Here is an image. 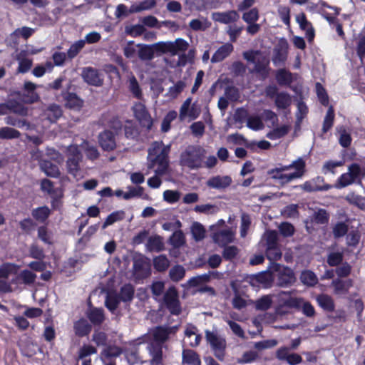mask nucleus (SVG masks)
<instances>
[{"label":"nucleus","instance_id":"41","mask_svg":"<svg viewBox=\"0 0 365 365\" xmlns=\"http://www.w3.org/2000/svg\"><path fill=\"white\" fill-rule=\"evenodd\" d=\"M348 171L356 181L365 177V164L352 163L348 168Z\"/></svg>","mask_w":365,"mask_h":365},{"label":"nucleus","instance_id":"59","mask_svg":"<svg viewBox=\"0 0 365 365\" xmlns=\"http://www.w3.org/2000/svg\"><path fill=\"white\" fill-rule=\"evenodd\" d=\"M20 136V132L14 128L10 127H3L0 128L1 139H16Z\"/></svg>","mask_w":365,"mask_h":365},{"label":"nucleus","instance_id":"2","mask_svg":"<svg viewBox=\"0 0 365 365\" xmlns=\"http://www.w3.org/2000/svg\"><path fill=\"white\" fill-rule=\"evenodd\" d=\"M170 145L163 142L155 141L148 149V168L153 169L155 174L166 175L169 173V158Z\"/></svg>","mask_w":365,"mask_h":365},{"label":"nucleus","instance_id":"15","mask_svg":"<svg viewBox=\"0 0 365 365\" xmlns=\"http://www.w3.org/2000/svg\"><path fill=\"white\" fill-rule=\"evenodd\" d=\"M133 110L141 125L150 130L153 125V120L145 105L140 102L136 103L133 107Z\"/></svg>","mask_w":365,"mask_h":365},{"label":"nucleus","instance_id":"57","mask_svg":"<svg viewBox=\"0 0 365 365\" xmlns=\"http://www.w3.org/2000/svg\"><path fill=\"white\" fill-rule=\"evenodd\" d=\"M50 210L46 206H43L38 207L36 209H34L32 211V216L34 218H35L37 221H39L41 222H44L50 215Z\"/></svg>","mask_w":365,"mask_h":365},{"label":"nucleus","instance_id":"24","mask_svg":"<svg viewBox=\"0 0 365 365\" xmlns=\"http://www.w3.org/2000/svg\"><path fill=\"white\" fill-rule=\"evenodd\" d=\"M233 48V46L230 43L223 44L215 52L211 58V62L217 63L223 61L232 52Z\"/></svg>","mask_w":365,"mask_h":365},{"label":"nucleus","instance_id":"48","mask_svg":"<svg viewBox=\"0 0 365 365\" xmlns=\"http://www.w3.org/2000/svg\"><path fill=\"white\" fill-rule=\"evenodd\" d=\"M291 126L289 125H284L279 128L273 129L272 131L267 134V137L270 140H277L286 135L290 130Z\"/></svg>","mask_w":365,"mask_h":365},{"label":"nucleus","instance_id":"14","mask_svg":"<svg viewBox=\"0 0 365 365\" xmlns=\"http://www.w3.org/2000/svg\"><path fill=\"white\" fill-rule=\"evenodd\" d=\"M150 274L149 263L143 256L135 257L133 259V275L136 279H142Z\"/></svg>","mask_w":365,"mask_h":365},{"label":"nucleus","instance_id":"19","mask_svg":"<svg viewBox=\"0 0 365 365\" xmlns=\"http://www.w3.org/2000/svg\"><path fill=\"white\" fill-rule=\"evenodd\" d=\"M213 241L220 246H225L232 242L235 238V232L228 229L214 232L212 236Z\"/></svg>","mask_w":365,"mask_h":365},{"label":"nucleus","instance_id":"49","mask_svg":"<svg viewBox=\"0 0 365 365\" xmlns=\"http://www.w3.org/2000/svg\"><path fill=\"white\" fill-rule=\"evenodd\" d=\"M254 303L257 310H267L272 304V296L269 294L264 295L261 298L257 299Z\"/></svg>","mask_w":365,"mask_h":365},{"label":"nucleus","instance_id":"27","mask_svg":"<svg viewBox=\"0 0 365 365\" xmlns=\"http://www.w3.org/2000/svg\"><path fill=\"white\" fill-rule=\"evenodd\" d=\"M145 246L149 252H159L165 250L163 239L159 235L150 236Z\"/></svg>","mask_w":365,"mask_h":365},{"label":"nucleus","instance_id":"37","mask_svg":"<svg viewBox=\"0 0 365 365\" xmlns=\"http://www.w3.org/2000/svg\"><path fill=\"white\" fill-rule=\"evenodd\" d=\"M276 80L279 86H289L293 81L292 74L285 69H279L276 73Z\"/></svg>","mask_w":365,"mask_h":365},{"label":"nucleus","instance_id":"52","mask_svg":"<svg viewBox=\"0 0 365 365\" xmlns=\"http://www.w3.org/2000/svg\"><path fill=\"white\" fill-rule=\"evenodd\" d=\"M122 354L121 348L117 346H109L104 349L101 354V359L105 363V359L117 357Z\"/></svg>","mask_w":365,"mask_h":365},{"label":"nucleus","instance_id":"47","mask_svg":"<svg viewBox=\"0 0 365 365\" xmlns=\"http://www.w3.org/2000/svg\"><path fill=\"white\" fill-rule=\"evenodd\" d=\"M19 266L14 263H4L0 266V279H7L10 274L16 273Z\"/></svg>","mask_w":365,"mask_h":365},{"label":"nucleus","instance_id":"1","mask_svg":"<svg viewBox=\"0 0 365 365\" xmlns=\"http://www.w3.org/2000/svg\"><path fill=\"white\" fill-rule=\"evenodd\" d=\"M176 327L158 326L151 329L144 336L143 341L148 344L147 349L150 356V365H163L162 344L169 335L174 334Z\"/></svg>","mask_w":365,"mask_h":365},{"label":"nucleus","instance_id":"50","mask_svg":"<svg viewBox=\"0 0 365 365\" xmlns=\"http://www.w3.org/2000/svg\"><path fill=\"white\" fill-rule=\"evenodd\" d=\"M128 88L135 97L138 99L142 98V91L139 83L132 73L128 76Z\"/></svg>","mask_w":365,"mask_h":365},{"label":"nucleus","instance_id":"12","mask_svg":"<svg viewBox=\"0 0 365 365\" xmlns=\"http://www.w3.org/2000/svg\"><path fill=\"white\" fill-rule=\"evenodd\" d=\"M81 76L83 80L90 86L101 87L103 85V74L93 67L83 68Z\"/></svg>","mask_w":365,"mask_h":365},{"label":"nucleus","instance_id":"4","mask_svg":"<svg viewBox=\"0 0 365 365\" xmlns=\"http://www.w3.org/2000/svg\"><path fill=\"white\" fill-rule=\"evenodd\" d=\"M206 150L200 145H189L181 153L180 163L190 169H197L202 167V160Z\"/></svg>","mask_w":365,"mask_h":365},{"label":"nucleus","instance_id":"60","mask_svg":"<svg viewBox=\"0 0 365 365\" xmlns=\"http://www.w3.org/2000/svg\"><path fill=\"white\" fill-rule=\"evenodd\" d=\"M120 301L117 294H108L105 301V305L111 312H114Z\"/></svg>","mask_w":365,"mask_h":365},{"label":"nucleus","instance_id":"5","mask_svg":"<svg viewBox=\"0 0 365 365\" xmlns=\"http://www.w3.org/2000/svg\"><path fill=\"white\" fill-rule=\"evenodd\" d=\"M270 270L274 272L276 285L279 287H289L296 282L293 270L286 266L276 262H272Z\"/></svg>","mask_w":365,"mask_h":365},{"label":"nucleus","instance_id":"31","mask_svg":"<svg viewBox=\"0 0 365 365\" xmlns=\"http://www.w3.org/2000/svg\"><path fill=\"white\" fill-rule=\"evenodd\" d=\"M331 285L334 288V293L341 294L348 292L349 289L353 286V282L350 279L345 281L336 279L332 281Z\"/></svg>","mask_w":365,"mask_h":365},{"label":"nucleus","instance_id":"39","mask_svg":"<svg viewBox=\"0 0 365 365\" xmlns=\"http://www.w3.org/2000/svg\"><path fill=\"white\" fill-rule=\"evenodd\" d=\"M156 6L155 0H144L138 4H133L130 7V13H138L145 10H150Z\"/></svg>","mask_w":365,"mask_h":365},{"label":"nucleus","instance_id":"42","mask_svg":"<svg viewBox=\"0 0 365 365\" xmlns=\"http://www.w3.org/2000/svg\"><path fill=\"white\" fill-rule=\"evenodd\" d=\"M65 100L66 107L73 110H79L83 104V101L76 94L72 93H68Z\"/></svg>","mask_w":365,"mask_h":365},{"label":"nucleus","instance_id":"13","mask_svg":"<svg viewBox=\"0 0 365 365\" xmlns=\"http://www.w3.org/2000/svg\"><path fill=\"white\" fill-rule=\"evenodd\" d=\"M163 53H170L175 56L184 53L189 48V43L183 38H178L174 41H160Z\"/></svg>","mask_w":365,"mask_h":365},{"label":"nucleus","instance_id":"11","mask_svg":"<svg viewBox=\"0 0 365 365\" xmlns=\"http://www.w3.org/2000/svg\"><path fill=\"white\" fill-rule=\"evenodd\" d=\"M138 57L142 61H150L155 55L160 56L163 54L161 42H157L153 44H138Z\"/></svg>","mask_w":365,"mask_h":365},{"label":"nucleus","instance_id":"6","mask_svg":"<svg viewBox=\"0 0 365 365\" xmlns=\"http://www.w3.org/2000/svg\"><path fill=\"white\" fill-rule=\"evenodd\" d=\"M292 292L282 291L279 293V297L284 300V305L290 308L302 309L304 315L309 317H314L315 310L314 307L309 302L304 301L302 298L292 297Z\"/></svg>","mask_w":365,"mask_h":365},{"label":"nucleus","instance_id":"40","mask_svg":"<svg viewBox=\"0 0 365 365\" xmlns=\"http://www.w3.org/2000/svg\"><path fill=\"white\" fill-rule=\"evenodd\" d=\"M74 330L76 335L83 336L90 333L91 326L85 319H81L74 324Z\"/></svg>","mask_w":365,"mask_h":365},{"label":"nucleus","instance_id":"44","mask_svg":"<svg viewBox=\"0 0 365 365\" xmlns=\"http://www.w3.org/2000/svg\"><path fill=\"white\" fill-rule=\"evenodd\" d=\"M134 287L130 284L123 285L120 290L118 297L123 302H130L134 296Z\"/></svg>","mask_w":365,"mask_h":365},{"label":"nucleus","instance_id":"32","mask_svg":"<svg viewBox=\"0 0 365 365\" xmlns=\"http://www.w3.org/2000/svg\"><path fill=\"white\" fill-rule=\"evenodd\" d=\"M40 168L47 176L57 178L60 175L58 166L48 160H41L40 163Z\"/></svg>","mask_w":365,"mask_h":365},{"label":"nucleus","instance_id":"25","mask_svg":"<svg viewBox=\"0 0 365 365\" xmlns=\"http://www.w3.org/2000/svg\"><path fill=\"white\" fill-rule=\"evenodd\" d=\"M36 87L37 86L31 81H26L24 83V88L28 92L27 95L22 96V100L24 103H33L38 100L39 96L35 92Z\"/></svg>","mask_w":365,"mask_h":365},{"label":"nucleus","instance_id":"45","mask_svg":"<svg viewBox=\"0 0 365 365\" xmlns=\"http://www.w3.org/2000/svg\"><path fill=\"white\" fill-rule=\"evenodd\" d=\"M191 233L194 240L197 242L202 240L205 237V229L204 226L198 222H194L191 226Z\"/></svg>","mask_w":365,"mask_h":365},{"label":"nucleus","instance_id":"8","mask_svg":"<svg viewBox=\"0 0 365 365\" xmlns=\"http://www.w3.org/2000/svg\"><path fill=\"white\" fill-rule=\"evenodd\" d=\"M67 168L68 172L74 177L78 175L80 171V163L83 156L77 145H70L67 148Z\"/></svg>","mask_w":365,"mask_h":365},{"label":"nucleus","instance_id":"38","mask_svg":"<svg viewBox=\"0 0 365 365\" xmlns=\"http://www.w3.org/2000/svg\"><path fill=\"white\" fill-rule=\"evenodd\" d=\"M46 118L51 123L56 122L61 115L62 110L59 106L50 105L44 111Z\"/></svg>","mask_w":365,"mask_h":365},{"label":"nucleus","instance_id":"63","mask_svg":"<svg viewBox=\"0 0 365 365\" xmlns=\"http://www.w3.org/2000/svg\"><path fill=\"white\" fill-rule=\"evenodd\" d=\"M266 256L272 262L277 261L282 257V250L280 245L266 248Z\"/></svg>","mask_w":365,"mask_h":365},{"label":"nucleus","instance_id":"26","mask_svg":"<svg viewBox=\"0 0 365 365\" xmlns=\"http://www.w3.org/2000/svg\"><path fill=\"white\" fill-rule=\"evenodd\" d=\"M8 111L9 113H13L20 116H26L29 114V109L27 107L24 106L21 103L11 99L6 101Z\"/></svg>","mask_w":365,"mask_h":365},{"label":"nucleus","instance_id":"10","mask_svg":"<svg viewBox=\"0 0 365 365\" xmlns=\"http://www.w3.org/2000/svg\"><path fill=\"white\" fill-rule=\"evenodd\" d=\"M163 300L167 309L172 314L178 315L181 312L178 293L175 287H170L164 294Z\"/></svg>","mask_w":365,"mask_h":365},{"label":"nucleus","instance_id":"64","mask_svg":"<svg viewBox=\"0 0 365 365\" xmlns=\"http://www.w3.org/2000/svg\"><path fill=\"white\" fill-rule=\"evenodd\" d=\"M145 30V26L141 24L131 25L125 27V33L133 37L140 36Z\"/></svg>","mask_w":365,"mask_h":365},{"label":"nucleus","instance_id":"22","mask_svg":"<svg viewBox=\"0 0 365 365\" xmlns=\"http://www.w3.org/2000/svg\"><path fill=\"white\" fill-rule=\"evenodd\" d=\"M317 181H324V179L322 177H317L310 181H307L301 185V188L309 192L328 190L331 188V185L328 184H324L323 185H317Z\"/></svg>","mask_w":365,"mask_h":365},{"label":"nucleus","instance_id":"29","mask_svg":"<svg viewBox=\"0 0 365 365\" xmlns=\"http://www.w3.org/2000/svg\"><path fill=\"white\" fill-rule=\"evenodd\" d=\"M87 317L93 324H101L104 319V311L102 308L91 307L87 312Z\"/></svg>","mask_w":365,"mask_h":365},{"label":"nucleus","instance_id":"33","mask_svg":"<svg viewBox=\"0 0 365 365\" xmlns=\"http://www.w3.org/2000/svg\"><path fill=\"white\" fill-rule=\"evenodd\" d=\"M256 279L259 283L262 284L264 287L268 288L272 285L274 281V272L270 270L269 267L268 271L258 274L256 276Z\"/></svg>","mask_w":365,"mask_h":365},{"label":"nucleus","instance_id":"58","mask_svg":"<svg viewBox=\"0 0 365 365\" xmlns=\"http://www.w3.org/2000/svg\"><path fill=\"white\" fill-rule=\"evenodd\" d=\"M312 220L317 224H327L329 220V214L324 209H318L314 212Z\"/></svg>","mask_w":365,"mask_h":365},{"label":"nucleus","instance_id":"51","mask_svg":"<svg viewBox=\"0 0 365 365\" xmlns=\"http://www.w3.org/2000/svg\"><path fill=\"white\" fill-rule=\"evenodd\" d=\"M170 266V261L165 255H160L153 259V267L158 272L165 271Z\"/></svg>","mask_w":365,"mask_h":365},{"label":"nucleus","instance_id":"7","mask_svg":"<svg viewBox=\"0 0 365 365\" xmlns=\"http://www.w3.org/2000/svg\"><path fill=\"white\" fill-rule=\"evenodd\" d=\"M205 339L210 344L215 356L222 361L225 356V351L226 349V340L224 337L219 335L216 331L210 330L205 331Z\"/></svg>","mask_w":365,"mask_h":365},{"label":"nucleus","instance_id":"56","mask_svg":"<svg viewBox=\"0 0 365 365\" xmlns=\"http://www.w3.org/2000/svg\"><path fill=\"white\" fill-rule=\"evenodd\" d=\"M300 279L304 284L311 287L314 286L318 282L316 274L310 270L302 272Z\"/></svg>","mask_w":365,"mask_h":365},{"label":"nucleus","instance_id":"35","mask_svg":"<svg viewBox=\"0 0 365 365\" xmlns=\"http://www.w3.org/2000/svg\"><path fill=\"white\" fill-rule=\"evenodd\" d=\"M316 300L319 306L327 312H332L334 309V302L332 298L327 294H319Z\"/></svg>","mask_w":365,"mask_h":365},{"label":"nucleus","instance_id":"17","mask_svg":"<svg viewBox=\"0 0 365 365\" xmlns=\"http://www.w3.org/2000/svg\"><path fill=\"white\" fill-rule=\"evenodd\" d=\"M289 348L281 346L276 351V358L279 361H284L289 365H297L302 361V356L297 353H290Z\"/></svg>","mask_w":365,"mask_h":365},{"label":"nucleus","instance_id":"34","mask_svg":"<svg viewBox=\"0 0 365 365\" xmlns=\"http://www.w3.org/2000/svg\"><path fill=\"white\" fill-rule=\"evenodd\" d=\"M182 363L189 365H200L201 361L198 354L191 349H184L182 354Z\"/></svg>","mask_w":365,"mask_h":365},{"label":"nucleus","instance_id":"30","mask_svg":"<svg viewBox=\"0 0 365 365\" xmlns=\"http://www.w3.org/2000/svg\"><path fill=\"white\" fill-rule=\"evenodd\" d=\"M292 96L286 92H279L275 99L274 104L279 109H287L292 105Z\"/></svg>","mask_w":365,"mask_h":365},{"label":"nucleus","instance_id":"36","mask_svg":"<svg viewBox=\"0 0 365 365\" xmlns=\"http://www.w3.org/2000/svg\"><path fill=\"white\" fill-rule=\"evenodd\" d=\"M262 241L265 242L266 248L280 245L278 242V233L275 230H267L262 236Z\"/></svg>","mask_w":365,"mask_h":365},{"label":"nucleus","instance_id":"16","mask_svg":"<svg viewBox=\"0 0 365 365\" xmlns=\"http://www.w3.org/2000/svg\"><path fill=\"white\" fill-rule=\"evenodd\" d=\"M192 98H187L182 104L179 118L181 120H185L187 117H190L191 119L197 118L200 113V108L195 104L191 105Z\"/></svg>","mask_w":365,"mask_h":365},{"label":"nucleus","instance_id":"21","mask_svg":"<svg viewBox=\"0 0 365 365\" xmlns=\"http://www.w3.org/2000/svg\"><path fill=\"white\" fill-rule=\"evenodd\" d=\"M287 44L282 43L274 49L272 62L276 66H282L287 58Z\"/></svg>","mask_w":365,"mask_h":365},{"label":"nucleus","instance_id":"3","mask_svg":"<svg viewBox=\"0 0 365 365\" xmlns=\"http://www.w3.org/2000/svg\"><path fill=\"white\" fill-rule=\"evenodd\" d=\"M305 162L302 158L293 161L288 165H282L268 170L271 178L278 180L279 183L284 185L292 180L302 178L305 173Z\"/></svg>","mask_w":365,"mask_h":365},{"label":"nucleus","instance_id":"18","mask_svg":"<svg viewBox=\"0 0 365 365\" xmlns=\"http://www.w3.org/2000/svg\"><path fill=\"white\" fill-rule=\"evenodd\" d=\"M239 18L238 13L235 10L225 12H214L212 14V19L214 21L225 24L236 22Z\"/></svg>","mask_w":365,"mask_h":365},{"label":"nucleus","instance_id":"9","mask_svg":"<svg viewBox=\"0 0 365 365\" xmlns=\"http://www.w3.org/2000/svg\"><path fill=\"white\" fill-rule=\"evenodd\" d=\"M120 128L121 124L118 121L114 127V131L106 130L98 135L99 144L104 150L110 151L116 148L115 136Z\"/></svg>","mask_w":365,"mask_h":365},{"label":"nucleus","instance_id":"53","mask_svg":"<svg viewBox=\"0 0 365 365\" xmlns=\"http://www.w3.org/2000/svg\"><path fill=\"white\" fill-rule=\"evenodd\" d=\"M168 241L169 243L175 248H179L185 243L184 234L180 230L174 232Z\"/></svg>","mask_w":365,"mask_h":365},{"label":"nucleus","instance_id":"61","mask_svg":"<svg viewBox=\"0 0 365 365\" xmlns=\"http://www.w3.org/2000/svg\"><path fill=\"white\" fill-rule=\"evenodd\" d=\"M19 278L24 284L31 285L35 282L36 274L29 269H24L20 272Z\"/></svg>","mask_w":365,"mask_h":365},{"label":"nucleus","instance_id":"43","mask_svg":"<svg viewBox=\"0 0 365 365\" xmlns=\"http://www.w3.org/2000/svg\"><path fill=\"white\" fill-rule=\"evenodd\" d=\"M190 28L193 31H205L210 26V23L205 17L194 19L189 23Z\"/></svg>","mask_w":365,"mask_h":365},{"label":"nucleus","instance_id":"62","mask_svg":"<svg viewBox=\"0 0 365 365\" xmlns=\"http://www.w3.org/2000/svg\"><path fill=\"white\" fill-rule=\"evenodd\" d=\"M334 119V112L332 106H330L327 112L326 116L324 120L322 131L327 133L333 125Z\"/></svg>","mask_w":365,"mask_h":365},{"label":"nucleus","instance_id":"54","mask_svg":"<svg viewBox=\"0 0 365 365\" xmlns=\"http://www.w3.org/2000/svg\"><path fill=\"white\" fill-rule=\"evenodd\" d=\"M86 45V41L81 39L77 41H75L67 51V56L70 59L74 58L79 52Z\"/></svg>","mask_w":365,"mask_h":365},{"label":"nucleus","instance_id":"55","mask_svg":"<svg viewBox=\"0 0 365 365\" xmlns=\"http://www.w3.org/2000/svg\"><path fill=\"white\" fill-rule=\"evenodd\" d=\"M185 274V269L182 265H175L169 271V277L173 282L180 281Z\"/></svg>","mask_w":365,"mask_h":365},{"label":"nucleus","instance_id":"23","mask_svg":"<svg viewBox=\"0 0 365 365\" xmlns=\"http://www.w3.org/2000/svg\"><path fill=\"white\" fill-rule=\"evenodd\" d=\"M185 4L188 5L190 9L197 11L217 7V5L210 0H186Z\"/></svg>","mask_w":365,"mask_h":365},{"label":"nucleus","instance_id":"28","mask_svg":"<svg viewBox=\"0 0 365 365\" xmlns=\"http://www.w3.org/2000/svg\"><path fill=\"white\" fill-rule=\"evenodd\" d=\"M269 60L264 56H259L256 61L253 71L259 74L263 78H266L269 73L268 66Z\"/></svg>","mask_w":365,"mask_h":365},{"label":"nucleus","instance_id":"46","mask_svg":"<svg viewBox=\"0 0 365 365\" xmlns=\"http://www.w3.org/2000/svg\"><path fill=\"white\" fill-rule=\"evenodd\" d=\"M125 213L123 210H118L110 213L102 225V229H106L108 226L113 225L115 222L123 220L125 218Z\"/></svg>","mask_w":365,"mask_h":365},{"label":"nucleus","instance_id":"20","mask_svg":"<svg viewBox=\"0 0 365 365\" xmlns=\"http://www.w3.org/2000/svg\"><path fill=\"white\" fill-rule=\"evenodd\" d=\"M232 179L230 176L217 175L210 178L206 182L207 185L213 189H225L230 185Z\"/></svg>","mask_w":365,"mask_h":365}]
</instances>
